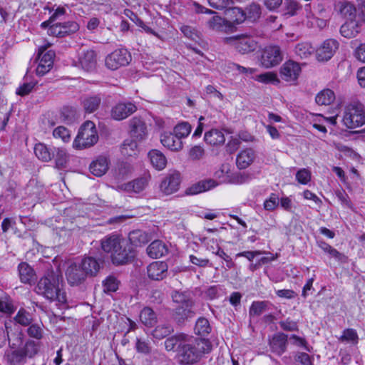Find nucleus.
<instances>
[{
  "label": "nucleus",
  "instance_id": "nucleus-1",
  "mask_svg": "<svg viewBox=\"0 0 365 365\" xmlns=\"http://www.w3.org/2000/svg\"><path fill=\"white\" fill-rule=\"evenodd\" d=\"M101 248L110 254L112 262L115 264H123L134 257L133 250L128 242L113 235L106 236L101 240Z\"/></svg>",
  "mask_w": 365,
  "mask_h": 365
},
{
  "label": "nucleus",
  "instance_id": "nucleus-2",
  "mask_svg": "<svg viewBox=\"0 0 365 365\" xmlns=\"http://www.w3.org/2000/svg\"><path fill=\"white\" fill-rule=\"evenodd\" d=\"M61 277L53 270H48L40 279L36 287L38 294L43 296L51 302H58L63 304L66 302L65 292L60 288Z\"/></svg>",
  "mask_w": 365,
  "mask_h": 365
},
{
  "label": "nucleus",
  "instance_id": "nucleus-3",
  "mask_svg": "<svg viewBox=\"0 0 365 365\" xmlns=\"http://www.w3.org/2000/svg\"><path fill=\"white\" fill-rule=\"evenodd\" d=\"M172 299L173 302L178 304L173 314L177 323L183 324L195 315L194 302L190 294L175 291L172 294Z\"/></svg>",
  "mask_w": 365,
  "mask_h": 365
},
{
  "label": "nucleus",
  "instance_id": "nucleus-4",
  "mask_svg": "<svg viewBox=\"0 0 365 365\" xmlns=\"http://www.w3.org/2000/svg\"><path fill=\"white\" fill-rule=\"evenodd\" d=\"M341 123L348 129L357 128L364 125V105L359 101L347 103L343 108Z\"/></svg>",
  "mask_w": 365,
  "mask_h": 365
},
{
  "label": "nucleus",
  "instance_id": "nucleus-5",
  "mask_svg": "<svg viewBox=\"0 0 365 365\" xmlns=\"http://www.w3.org/2000/svg\"><path fill=\"white\" fill-rule=\"evenodd\" d=\"M214 175L218 182L212 179L202 180L189 187L186 193L187 195H197L216 187L219 183H229L231 176L230 165L227 163L221 165L215 172Z\"/></svg>",
  "mask_w": 365,
  "mask_h": 365
},
{
  "label": "nucleus",
  "instance_id": "nucleus-6",
  "mask_svg": "<svg viewBox=\"0 0 365 365\" xmlns=\"http://www.w3.org/2000/svg\"><path fill=\"white\" fill-rule=\"evenodd\" d=\"M38 343L33 340H27L21 348L6 351L4 360L8 365H23L26 362V357L32 358L38 353Z\"/></svg>",
  "mask_w": 365,
  "mask_h": 365
},
{
  "label": "nucleus",
  "instance_id": "nucleus-7",
  "mask_svg": "<svg viewBox=\"0 0 365 365\" xmlns=\"http://www.w3.org/2000/svg\"><path fill=\"white\" fill-rule=\"evenodd\" d=\"M98 139V136L94 123L88 120L81 126L73 143V147L76 149L87 148L96 144Z\"/></svg>",
  "mask_w": 365,
  "mask_h": 365
},
{
  "label": "nucleus",
  "instance_id": "nucleus-8",
  "mask_svg": "<svg viewBox=\"0 0 365 365\" xmlns=\"http://www.w3.org/2000/svg\"><path fill=\"white\" fill-rule=\"evenodd\" d=\"M223 42L234 47L238 52L246 54L255 51L259 46L256 38L250 34H240L226 37Z\"/></svg>",
  "mask_w": 365,
  "mask_h": 365
},
{
  "label": "nucleus",
  "instance_id": "nucleus-9",
  "mask_svg": "<svg viewBox=\"0 0 365 365\" xmlns=\"http://www.w3.org/2000/svg\"><path fill=\"white\" fill-rule=\"evenodd\" d=\"M131 61V55L125 48H118L108 54L105 60L108 68L115 71L127 66Z\"/></svg>",
  "mask_w": 365,
  "mask_h": 365
},
{
  "label": "nucleus",
  "instance_id": "nucleus-10",
  "mask_svg": "<svg viewBox=\"0 0 365 365\" xmlns=\"http://www.w3.org/2000/svg\"><path fill=\"white\" fill-rule=\"evenodd\" d=\"M51 45V43H47L44 46H40L38 48L39 62L36 69V72L38 76L45 75L53 67L55 53L51 50L45 52Z\"/></svg>",
  "mask_w": 365,
  "mask_h": 365
},
{
  "label": "nucleus",
  "instance_id": "nucleus-11",
  "mask_svg": "<svg viewBox=\"0 0 365 365\" xmlns=\"http://www.w3.org/2000/svg\"><path fill=\"white\" fill-rule=\"evenodd\" d=\"M282 61L280 48L277 46H266L262 51L260 62L263 67L269 68L278 65Z\"/></svg>",
  "mask_w": 365,
  "mask_h": 365
},
{
  "label": "nucleus",
  "instance_id": "nucleus-12",
  "mask_svg": "<svg viewBox=\"0 0 365 365\" xmlns=\"http://www.w3.org/2000/svg\"><path fill=\"white\" fill-rule=\"evenodd\" d=\"M181 182L180 173L173 171L167 174L162 180L159 189L164 195H170L178 191Z\"/></svg>",
  "mask_w": 365,
  "mask_h": 365
},
{
  "label": "nucleus",
  "instance_id": "nucleus-13",
  "mask_svg": "<svg viewBox=\"0 0 365 365\" xmlns=\"http://www.w3.org/2000/svg\"><path fill=\"white\" fill-rule=\"evenodd\" d=\"M302 71L299 63L292 60L285 61L279 68V75L282 80L287 83H294Z\"/></svg>",
  "mask_w": 365,
  "mask_h": 365
},
{
  "label": "nucleus",
  "instance_id": "nucleus-14",
  "mask_svg": "<svg viewBox=\"0 0 365 365\" xmlns=\"http://www.w3.org/2000/svg\"><path fill=\"white\" fill-rule=\"evenodd\" d=\"M339 48V42L333 38L325 40L322 45L317 49V58L319 61H327L329 60L335 53Z\"/></svg>",
  "mask_w": 365,
  "mask_h": 365
},
{
  "label": "nucleus",
  "instance_id": "nucleus-15",
  "mask_svg": "<svg viewBox=\"0 0 365 365\" xmlns=\"http://www.w3.org/2000/svg\"><path fill=\"white\" fill-rule=\"evenodd\" d=\"M137 108L130 102H120L111 109V118L116 120H122L135 112Z\"/></svg>",
  "mask_w": 365,
  "mask_h": 365
},
{
  "label": "nucleus",
  "instance_id": "nucleus-16",
  "mask_svg": "<svg viewBox=\"0 0 365 365\" xmlns=\"http://www.w3.org/2000/svg\"><path fill=\"white\" fill-rule=\"evenodd\" d=\"M78 29V25L73 21L63 24H55L50 26L48 34L56 37H63L70 33L76 32Z\"/></svg>",
  "mask_w": 365,
  "mask_h": 365
},
{
  "label": "nucleus",
  "instance_id": "nucleus-17",
  "mask_svg": "<svg viewBox=\"0 0 365 365\" xmlns=\"http://www.w3.org/2000/svg\"><path fill=\"white\" fill-rule=\"evenodd\" d=\"M66 276L68 284L72 286L83 283L88 277L80 264H71L66 269Z\"/></svg>",
  "mask_w": 365,
  "mask_h": 365
},
{
  "label": "nucleus",
  "instance_id": "nucleus-18",
  "mask_svg": "<svg viewBox=\"0 0 365 365\" xmlns=\"http://www.w3.org/2000/svg\"><path fill=\"white\" fill-rule=\"evenodd\" d=\"M130 135L138 141L143 140L147 136V128L145 122L138 117H133L129 121Z\"/></svg>",
  "mask_w": 365,
  "mask_h": 365
},
{
  "label": "nucleus",
  "instance_id": "nucleus-19",
  "mask_svg": "<svg viewBox=\"0 0 365 365\" xmlns=\"http://www.w3.org/2000/svg\"><path fill=\"white\" fill-rule=\"evenodd\" d=\"M178 346L181 347L179 354V359L181 364H191L200 359L197 354L195 351L194 348H192L188 341L180 343Z\"/></svg>",
  "mask_w": 365,
  "mask_h": 365
},
{
  "label": "nucleus",
  "instance_id": "nucleus-20",
  "mask_svg": "<svg viewBox=\"0 0 365 365\" xmlns=\"http://www.w3.org/2000/svg\"><path fill=\"white\" fill-rule=\"evenodd\" d=\"M162 145L172 151H179L183 147L182 142L174 133L165 132L160 135Z\"/></svg>",
  "mask_w": 365,
  "mask_h": 365
},
{
  "label": "nucleus",
  "instance_id": "nucleus-21",
  "mask_svg": "<svg viewBox=\"0 0 365 365\" xmlns=\"http://www.w3.org/2000/svg\"><path fill=\"white\" fill-rule=\"evenodd\" d=\"M147 269L149 278L153 280H161L167 274L168 265L164 262L156 261L151 263Z\"/></svg>",
  "mask_w": 365,
  "mask_h": 365
},
{
  "label": "nucleus",
  "instance_id": "nucleus-22",
  "mask_svg": "<svg viewBox=\"0 0 365 365\" xmlns=\"http://www.w3.org/2000/svg\"><path fill=\"white\" fill-rule=\"evenodd\" d=\"M87 277H94L99 272L101 263L93 257H86L79 264Z\"/></svg>",
  "mask_w": 365,
  "mask_h": 365
},
{
  "label": "nucleus",
  "instance_id": "nucleus-23",
  "mask_svg": "<svg viewBox=\"0 0 365 365\" xmlns=\"http://www.w3.org/2000/svg\"><path fill=\"white\" fill-rule=\"evenodd\" d=\"M150 180V175L149 174L144 175L143 176L136 178L124 185V190L127 192H133L135 193H140L145 190Z\"/></svg>",
  "mask_w": 365,
  "mask_h": 365
},
{
  "label": "nucleus",
  "instance_id": "nucleus-24",
  "mask_svg": "<svg viewBox=\"0 0 365 365\" xmlns=\"http://www.w3.org/2000/svg\"><path fill=\"white\" fill-rule=\"evenodd\" d=\"M187 341L194 348L200 359L205 354L209 353L212 349L210 342L205 339L190 337Z\"/></svg>",
  "mask_w": 365,
  "mask_h": 365
},
{
  "label": "nucleus",
  "instance_id": "nucleus-25",
  "mask_svg": "<svg viewBox=\"0 0 365 365\" xmlns=\"http://www.w3.org/2000/svg\"><path fill=\"white\" fill-rule=\"evenodd\" d=\"M361 25L356 19L346 20L341 26V34L348 38L355 37L360 32Z\"/></svg>",
  "mask_w": 365,
  "mask_h": 365
},
{
  "label": "nucleus",
  "instance_id": "nucleus-26",
  "mask_svg": "<svg viewBox=\"0 0 365 365\" xmlns=\"http://www.w3.org/2000/svg\"><path fill=\"white\" fill-rule=\"evenodd\" d=\"M207 27L216 31H226L232 27V23L218 15L213 16L207 22Z\"/></svg>",
  "mask_w": 365,
  "mask_h": 365
},
{
  "label": "nucleus",
  "instance_id": "nucleus-27",
  "mask_svg": "<svg viewBox=\"0 0 365 365\" xmlns=\"http://www.w3.org/2000/svg\"><path fill=\"white\" fill-rule=\"evenodd\" d=\"M255 154L253 150L249 148L242 150L237 156L236 164L239 169L248 168L254 161Z\"/></svg>",
  "mask_w": 365,
  "mask_h": 365
},
{
  "label": "nucleus",
  "instance_id": "nucleus-28",
  "mask_svg": "<svg viewBox=\"0 0 365 365\" xmlns=\"http://www.w3.org/2000/svg\"><path fill=\"white\" fill-rule=\"evenodd\" d=\"M148 255L154 259L160 258L168 252L167 246L161 240H154L146 249Z\"/></svg>",
  "mask_w": 365,
  "mask_h": 365
},
{
  "label": "nucleus",
  "instance_id": "nucleus-29",
  "mask_svg": "<svg viewBox=\"0 0 365 365\" xmlns=\"http://www.w3.org/2000/svg\"><path fill=\"white\" fill-rule=\"evenodd\" d=\"M148 156L153 167L156 170H163L165 168L167 159L162 152L153 149L148 153Z\"/></svg>",
  "mask_w": 365,
  "mask_h": 365
},
{
  "label": "nucleus",
  "instance_id": "nucleus-30",
  "mask_svg": "<svg viewBox=\"0 0 365 365\" xmlns=\"http://www.w3.org/2000/svg\"><path fill=\"white\" fill-rule=\"evenodd\" d=\"M79 63L82 68L87 71L94 69L96 65L95 52L92 50L83 51L79 56Z\"/></svg>",
  "mask_w": 365,
  "mask_h": 365
},
{
  "label": "nucleus",
  "instance_id": "nucleus-31",
  "mask_svg": "<svg viewBox=\"0 0 365 365\" xmlns=\"http://www.w3.org/2000/svg\"><path fill=\"white\" fill-rule=\"evenodd\" d=\"M287 341V335L284 334H275L269 342L272 351L277 355L282 354L286 350Z\"/></svg>",
  "mask_w": 365,
  "mask_h": 365
},
{
  "label": "nucleus",
  "instance_id": "nucleus-32",
  "mask_svg": "<svg viewBox=\"0 0 365 365\" xmlns=\"http://www.w3.org/2000/svg\"><path fill=\"white\" fill-rule=\"evenodd\" d=\"M12 331L9 334V344L10 349H20L24 341V334L21 329L16 324L12 326Z\"/></svg>",
  "mask_w": 365,
  "mask_h": 365
},
{
  "label": "nucleus",
  "instance_id": "nucleus-33",
  "mask_svg": "<svg viewBox=\"0 0 365 365\" xmlns=\"http://www.w3.org/2000/svg\"><path fill=\"white\" fill-rule=\"evenodd\" d=\"M108 169V162L106 158L99 157L90 165L91 173L98 177L103 175Z\"/></svg>",
  "mask_w": 365,
  "mask_h": 365
},
{
  "label": "nucleus",
  "instance_id": "nucleus-34",
  "mask_svg": "<svg viewBox=\"0 0 365 365\" xmlns=\"http://www.w3.org/2000/svg\"><path fill=\"white\" fill-rule=\"evenodd\" d=\"M205 142L212 145H222L225 141L224 133L217 129H212L205 133Z\"/></svg>",
  "mask_w": 365,
  "mask_h": 365
},
{
  "label": "nucleus",
  "instance_id": "nucleus-35",
  "mask_svg": "<svg viewBox=\"0 0 365 365\" xmlns=\"http://www.w3.org/2000/svg\"><path fill=\"white\" fill-rule=\"evenodd\" d=\"M335 98L334 92L329 88H325L316 95L315 101L319 106H329Z\"/></svg>",
  "mask_w": 365,
  "mask_h": 365
},
{
  "label": "nucleus",
  "instance_id": "nucleus-36",
  "mask_svg": "<svg viewBox=\"0 0 365 365\" xmlns=\"http://www.w3.org/2000/svg\"><path fill=\"white\" fill-rule=\"evenodd\" d=\"M36 156L43 162H49L54 157V153L44 143H36L34 147Z\"/></svg>",
  "mask_w": 365,
  "mask_h": 365
},
{
  "label": "nucleus",
  "instance_id": "nucleus-37",
  "mask_svg": "<svg viewBox=\"0 0 365 365\" xmlns=\"http://www.w3.org/2000/svg\"><path fill=\"white\" fill-rule=\"evenodd\" d=\"M19 277L21 282L30 284L35 279L34 269L26 262H21L19 265Z\"/></svg>",
  "mask_w": 365,
  "mask_h": 365
},
{
  "label": "nucleus",
  "instance_id": "nucleus-38",
  "mask_svg": "<svg viewBox=\"0 0 365 365\" xmlns=\"http://www.w3.org/2000/svg\"><path fill=\"white\" fill-rule=\"evenodd\" d=\"M128 239L130 244L135 247L141 246L150 240L148 234L140 230L130 232L128 235Z\"/></svg>",
  "mask_w": 365,
  "mask_h": 365
},
{
  "label": "nucleus",
  "instance_id": "nucleus-39",
  "mask_svg": "<svg viewBox=\"0 0 365 365\" xmlns=\"http://www.w3.org/2000/svg\"><path fill=\"white\" fill-rule=\"evenodd\" d=\"M140 322L146 327H153L157 323V316L150 307L143 308L140 313Z\"/></svg>",
  "mask_w": 365,
  "mask_h": 365
},
{
  "label": "nucleus",
  "instance_id": "nucleus-40",
  "mask_svg": "<svg viewBox=\"0 0 365 365\" xmlns=\"http://www.w3.org/2000/svg\"><path fill=\"white\" fill-rule=\"evenodd\" d=\"M135 138L126 139L121 146V153L125 156H133L138 153V143Z\"/></svg>",
  "mask_w": 365,
  "mask_h": 365
},
{
  "label": "nucleus",
  "instance_id": "nucleus-41",
  "mask_svg": "<svg viewBox=\"0 0 365 365\" xmlns=\"http://www.w3.org/2000/svg\"><path fill=\"white\" fill-rule=\"evenodd\" d=\"M338 340L341 343L356 345L359 341V336L355 329L349 328L343 331L342 334L338 338Z\"/></svg>",
  "mask_w": 365,
  "mask_h": 365
},
{
  "label": "nucleus",
  "instance_id": "nucleus-42",
  "mask_svg": "<svg viewBox=\"0 0 365 365\" xmlns=\"http://www.w3.org/2000/svg\"><path fill=\"white\" fill-rule=\"evenodd\" d=\"M270 303L267 301L253 302L250 307L249 314L251 317H259L267 311Z\"/></svg>",
  "mask_w": 365,
  "mask_h": 365
},
{
  "label": "nucleus",
  "instance_id": "nucleus-43",
  "mask_svg": "<svg viewBox=\"0 0 365 365\" xmlns=\"http://www.w3.org/2000/svg\"><path fill=\"white\" fill-rule=\"evenodd\" d=\"M255 80L262 83L274 86H278L280 83V80L277 73L269 71L256 76Z\"/></svg>",
  "mask_w": 365,
  "mask_h": 365
},
{
  "label": "nucleus",
  "instance_id": "nucleus-44",
  "mask_svg": "<svg viewBox=\"0 0 365 365\" xmlns=\"http://www.w3.org/2000/svg\"><path fill=\"white\" fill-rule=\"evenodd\" d=\"M211 331V327L208 320L204 317H200L195 326V332L197 335L205 336Z\"/></svg>",
  "mask_w": 365,
  "mask_h": 365
},
{
  "label": "nucleus",
  "instance_id": "nucleus-45",
  "mask_svg": "<svg viewBox=\"0 0 365 365\" xmlns=\"http://www.w3.org/2000/svg\"><path fill=\"white\" fill-rule=\"evenodd\" d=\"M314 51L312 46L307 42L299 43L296 45L294 48L295 53L301 58H306L309 56Z\"/></svg>",
  "mask_w": 365,
  "mask_h": 365
},
{
  "label": "nucleus",
  "instance_id": "nucleus-46",
  "mask_svg": "<svg viewBox=\"0 0 365 365\" xmlns=\"http://www.w3.org/2000/svg\"><path fill=\"white\" fill-rule=\"evenodd\" d=\"M15 322L22 326L26 327L33 322L31 313L24 309H20L14 317Z\"/></svg>",
  "mask_w": 365,
  "mask_h": 365
},
{
  "label": "nucleus",
  "instance_id": "nucleus-47",
  "mask_svg": "<svg viewBox=\"0 0 365 365\" xmlns=\"http://www.w3.org/2000/svg\"><path fill=\"white\" fill-rule=\"evenodd\" d=\"M228 15L234 24H240L246 19L245 12L238 7H232L227 11Z\"/></svg>",
  "mask_w": 365,
  "mask_h": 365
},
{
  "label": "nucleus",
  "instance_id": "nucleus-48",
  "mask_svg": "<svg viewBox=\"0 0 365 365\" xmlns=\"http://www.w3.org/2000/svg\"><path fill=\"white\" fill-rule=\"evenodd\" d=\"M339 11L346 20L355 19L356 10L353 4L349 2L341 3Z\"/></svg>",
  "mask_w": 365,
  "mask_h": 365
},
{
  "label": "nucleus",
  "instance_id": "nucleus-49",
  "mask_svg": "<svg viewBox=\"0 0 365 365\" xmlns=\"http://www.w3.org/2000/svg\"><path fill=\"white\" fill-rule=\"evenodd\" d=\"M173 331V327L170 325L161 324L155 328L153 331V336L155 339H161L170 335Z\"/></svg>",
  "mask_w": 365,
  "mask_h": 365
},
{
  "label": "nucleus",
  "instance_id": "nucleus-50",
  "mask_svg": "<svg viewBox=\"0 0 365 365\" xmlns=\"http://www.w3.org/2000/svg\"><path fill=\"white\" fill-rule=\"evenodd\" d=\"M246 18L251 21L257 20L261 16V6L256 3H252L246 8L245 11Z\"/></svg>",
  "mask_w": 365,
  "mask_h": 365
},
{
  "label": "nucleus",
  "instance_id": "nucleus-51",
  "mask_svg": "<svg viewBox=\"0 0 365 365\" xmlns=\"http://www.w3.org/2000/svg\"><path fill=\"white\" fill-rule=\"evenodd\" d=\"M56 155H55V161L56 166L58 168H63L66 167V165L68 162V155L65 149L58 148L55 149Z\"/></svg>",
  "mask_w": 365,
  "mask_h": 365
},
{
  "label": "nucleus",
  "instance_id": "nucleus-52",
  "mask_svg": "<svg viewBox=\"0 0 365 365\" xmlns=\"http://www.w3.org/2000/svg\"><path fill=\"white\" fill-rule=\"evenodd\" d=\"M191 132V125L186 122L178 124L173 130V133L182 140V138H186Z\"/></svg>",
  "mask_w": 365,
  "mask_h": 365
},
{
  "label": "nucleus",
  "instance_id": "nucleus-53",
  "mask_svg": "<svg viewBox=\"0 0 365 365\" xmlns=\"http://www.w3.org/2000/svg\"><path fill=\"white\" fill-rule=\"evenodd\" d=\"M101 103V98L98 96H91L83 101V107L86 112L93 113L98 109Z\"/></svg>",
  "mask_w": 365,
  "mask_h": 365
},
{
  "label": "nucleus",
  "instance_id": "nucleus-54",
  "mask_svg": "<svg viewBox=\"0 0 365 365\" xmlns=\"http://www.w3.org/2000/svg\"><path fill=\"white\" fill-rule=\"evenodd\" d=\"M251 176L246 173H237L231 174L229 183L241 185L250 180Z\"/></svg>",
  "mask_w": 365,
  "mask_h": 365
},
{
  "label": "nucleus",
  "instance_id": "nucleus-55",
  "mask_svg": "<svg viewBox=\"0 0 365 365\" xmlns=\"http://www.w3.org/2000/svg\"><path fill=\"white\" fill-rule=\"evenodd\" d=\"M103 286L105 292H114L118 288V282L114 277L109 276L103 282Z\"/></svg>",
  "mask_w": 365,
  "mask_h": 365
},
{
  "label": "nucleus",
  "instance_id": "nucleus-56",
  "mask_svg": "<svg viewBox=\"0 0 365 365\" xmlns=\"http://www.w3.org/2000/svg\"><path fill=\"white\" fill-rule=\"evenodd\" d=\"M53 135L55 138H61L63 142H68L71 138L70 131L64 126L56 128L53 131Z\"/></svg>",
  "mask_w": 365,
  "mask_h": 365
},
{
  "label": "nucleus",
  "instance_id": "nucleus-57",
  "mask_svg": "<svg viewBox=\"0 0 365 365\" xmlns=\"http://www.w3.org/2000/svg\"><path fill=\"white\" fill-rule=\"evenodd\" d=\"M43 329L40 324H31L27 329V334L30 337L41 339L43 337Z\"/></svg>",
  "mask_w": 365,
  "mask_h": 365
},
{
  "label": "nucleus",
  "instance_id": "nucleus-58",
  "mask_svg": "<svg viewBox=\"0 0 365 365\" xmlns=\"http://www.w3.org/2000/svg\"><path fill=\"white\" fill-rule=\"evenodd\" d=\"M301 8L302 6L297 1L294 0H287L285 2L284 15H287L289 16H294Z\"/></svg>",
  "mask_w": 365,
  "mask_h": 365
},
{
  "label": "nucleus",
  "instance_id": "nucleus-59",
  "mask_svg": "<svg viewBox=\"0 0 365 365\" xmlns=\"http://www.w3.org/2000/svg\"><path fill=\"white\" fill-rule=\"evenodd\" d=\"M209 5L218 10L230 8L233 4V0H207Z\"/></svg>",
  "mask_w": 365,
  "mask_h": 365
},
{
  "label": "nucleus",
  "instance_id": "nucleus-60",
  "mask_svg": "<svg viewBox=\"0 0 365 365\" xmlns=\"http://www.w3.org/2000/svg\"><path fill=\"white\" fill-rule=\"evenodd\" d=\"M297 182L302 185H307L311 180V173L306 168H302L296 173Z\"/></svg>",
  "mask_w": 365,
  "mask_h": 365
},
{
  "label": "nucleus",
  "instance_id": "nucleus-61",
  "mask_svg": "<svg viewBox=\"0 0 365 365\" xmlns=\"http://www.w3.org/2000/svg\"><path fill=\"white\" fill-rule=\"evenodd\" d=\"M279 197L276 194H271L269 197L264 202V207L266 210L272 211L279 205Z\"/></svg>",
  "mask_w": 365,
  "mask_h": 365
},
{
  "label": "nucleus",
  "instance_id": "nucleus-62",
  "mask_svg": "<svg viewBox=\"0 0 365 365\" xmlns=\"http://www.w3.org/2000/svg\"><path fill=\"white\" fill-rule=\"evenodd\" d=\"M205 150L200 145H195L189 150V158L192 160H198L203 158Z\"/></svg>",
  "mask_w": 365,
  "mask_h": 365
},
{
  "label": "nucleus",
  "instance_id": "nucleus-63",
  "mask_svg": "<svg viewBox=\"0 0 365 365\" xmlns=\"http://www.w3.org/2000/svg\"><path fill=\"white\" fill-rule=\"evenodd\" d=\"M5 328L6 330L4 329V328H0V347L4 346L6 341H8L9 334L10 331H12V325L11 323H5Z\"/></svg>",
  "mask_w": 365,
  "mask_h": 365
},
{
  "label": "nucleus",
  "instance_id": "nucleus-64",
  "mask_svg": "<svg viewBox=\"0 0 365 365\" xmlns=\"http://www.w3.org/2000/svg\"><path fill=\"white\" fill-rule=\"evenodd\" d=\"M326 21L315 17L314 16H308L307 25L312 28H319L322 29L326 26Z\"/></svg>",
  "mask_w": 365,
  "mask_h": 365
}]
</instances>
